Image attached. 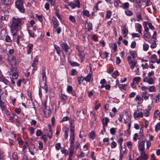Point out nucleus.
Wrapping results in <instances>:
<instances>
[{"mask_svg":"<svg viewBox=\"0 0 160 160\" xmlns=\"http://www.w3.org/2000/svg\"><path fill=\"white\" fill-rule=\"evenodd\" d=\"M10 23V28L12 34L13 36H16L18 28H21L23 23L22 19L17 16L14 17H12Z\"/></svg>","mask_w":160,"mask_h":160,"instance_id":"f257e3e1","label":"nucleus"},{"mask_svg":"<svg viewBox=\"0 0 160 160\" xmlns=\"http://www.w3.org/2000/svg\"><path fill=\"white\" fill-rule=\"evenodd\" d=\"M10 79H17L18 76V72L16 67L11 68L7 72Z\"/></svg>","mask_w":160,"mask_h":160,"instance_id":"f03ea898","label":"nucleus"},{"mask_svg":"<svg viewBox=\"0 0 160 160\" xmlns=\"http://www.w3.org/2000/svg\"><path fill=\"white\" fill-rule=\"evenodd\" d=\"M74 126L71 123L70 126V147H74V146L75 141Z\"/></svg>","mask_w":160,"mask_h":160,"instance_id":"7ed1b4c3","label":"nucleus"},{"mask_svg":"<svg viewBox=\"0 0 160 160\" xmlns=\"http://www.w3.org/2000/svg\"><path fill=\"white\" fill-rule=\"evenodd\" d=\"M24 0H18L15 2V6L18 10L21 12H25V9L23 7Z\"/></svg>","mask_w":160,"mask_h":160,"instance_id":"20e7f679","label":"nucleus"},{"mask_svg":"<svg viewBox=\"0 0 160 160\" xmlns=\"http://www.w3.org/2000/svg\"><path fill=\"white\" fill-rule=\"evenodd\" d=\"M127 60L128 64L130 66V68L132 69H133L134 67L136 66L137 61L132 60V58L130 56L127 57Z\"/></svg>","mask_w":160,"mask_h":160,"instance_id":"39448f33","label":"nucleus"},{"mask_svg":"<svg viewBox=\"0 0 160 160\" xmlns=\"http://www.w3.org/2000/svg\"><path fill=\"white\" fill-rule=\"evenodd\" d=\"M69 6L73 9L76 7L79 8L80 7V2L79 0L73 1V2H70L69 4Z\"/></svg>","mask_w":160,"mask_h":160,"instance_id":"423d86ee","label":"nucleus"},{"mask_svg":"<svg viewBox=\"0 0 160 160\" xmlns=\"http://www.w3.org/2000/svg\"><path fill=\"white\" fill-rule=\"evenodd\" d=\"M119 3L121 4L120 7L123 9L127 10L129 8V3L127 2L124 3H122L120 0H118Z\"/></svg>","mask_w":160,"mask_h":160,"instance_id":"0eeeda50","label":"nucleus"},{"mask_svg":"<svg viewBox=\"0 0 160 160\" xmlns=\"http://www.w3.org/2000/svg\"><path fill=\"white\" fill-rule=\"evenodd\" d=\"M62 131L64 132L63 135L64 138L67 139L68 136V132L69 131V128L66 126H64L62 128Z\"/></svg>","mask_w":160,"mask_h":160,"instance_id":"6e6552de","label":"nucleus"},{"mask_svg":"<svg viewBox=\"0 0 160 160\" xmlns=\"http://www.w3.org/2000/svg\"><path fill=\"white\" fill-rule=\"evenodd\" d=\"M133 116L135 119L137 118H142L143 117V113L142 112L137 113V111L135 110L133 113Z\"/></svg>","mask_w":160,"mask_h":160,"instance_id":"1a4fd4ad","label":"nucleus"},{"mask_svg":"<svg viewBox=\"0 0 160 160\" xmlns=\"http://www.w3.org/2000/svg\"><path fill=\"white\" fill-rule=\"evenodd\" d=\"M43 111L46 117H48L51 114V111L49 107L43 108Z\"/></svg>","mask_w":160,"mask_h":160,"instance_id":"9d476101","label":"nucleus"},{"mask_svg":"<svg viewBox=\"0 0 160 160\" xmlns=\"http://www.w3.org/2000/svg\"><path fill=\"white\" fill-rule=\"evenodd\" d=\"M9 63L12 66V68L16 67V60L15 57L13 56H12V58L9 62Z\"/></svg>","mask_w":160,"mask_h":160,"instance_id":"9b49d317","label":"nucleus"},{"mask_svg":"<svg viewBox=\"0 0 160 160\" xmlns=\"http://www.w3.org/2000/svg\"><path fill=\"white\" fill-rule=\"evenodd\" d=\"M143 81L144 82L148 83L149 84H152L154 83L153 79L151 78H148L147 77L143 78Z\"/></svg>","mask_w":160,"mask_h":160,"instance_id":"f8f14e48","label":"nucleus"},{"mask_svg":"<svg viewBox=\"0 0 160 160\" xmlns=\"http://www.w3.org/2000/svg\"><path fill=\"white\" fill-rule=\"evenodd\" d=\"M144 145V142L143 141L141 142L138 145V148L140 152L145 151Z\"/></svg>","mask_w":160,"mask_h":160,"instance_id":"ddd939ff","label":"nucleus"},{"mask_svg":"<svg viewBox=\"0 0 160 160\" xmlns=\"http://www.w3.org/2000/svg\"><path fill=\"white\" fill-rule=\"evenodd\" d=\"M52 22L54 25V28H57L59 26V23L57 18L54 17H53L52 18Z\"/></svg>","mask_w":160,"mask_h":160,"instance_id":"4468645a","label":"nucleus"},{"mask_svg":"<svg viewBox=\"0 0 160 160\" xmlns=\"http://www.w3.org/2000/svg\"><path fill=\"white\" fill-rule=\"evenodd\" d=\"M122 34L124 37H125L128 34V30L126 26H123L121 28Z\"/></svg>","mask_w":160,"mask_h":160,"instance_id":"2eb2a0df","label":"nucleus"},{"mask_svg":"<svg viewBox=\"0 0 160 160\" xmlns=\"http://www.w3.org/2000/svg\"><path fill=\"white\" fill-rule=\"evenodd\" d=\"M61 46L62 50H64L66 52H67L69 49V47L67 44L63 43L61 44Z\"/></svg>","mask_w":160,"mask_h":160,"instance_id":"dca6fc26","label":"nucleus"},{"mask_svg":"<svg viewBox=\"0 0 160 160\" xmlns=\"http://www.w3.org/2000/svg\"><path fill=\"white\" fill-rule=\"evenodd\" d=\"M92 76V73H89L87 76L84 78V80L87 82H89L91 81H92L93 78Z\"/></svg>","mask_w":160,"mask_h":160,"instance_id":"f3484780","label":"nucleus"},{"mask_svg":"<svg viewBox=\"0 0 160 160\" xmlns=\"http://www.w3.org/2000/svg\"><path fill=\"white\" fill-rule=\"evenodd\" d=\"M157 57L155 54H153L149 58V61L152 63H154L157 62Z\"/></svg>","mask_w":160,"mask_h":160,"instance_id":"a211bd4d","label":"nucleus"},{"mask_svg":"<svg viewBox=\"0 0 160 160\" xmlns=\"http://www.w3.org/2000/svg\"><path fill=\"white\" fill-rule=\"evenodd\" d=\"M140 157H141L142 159L147 160L148 158V155L146 154L145 151L140 152Z\"/></svg>","mask_w":160,"mask_h":160,"instance_id":"6ab92c4d","label":"nucleus"},{"mask_svg":"<svg viewBox=\"0 0 160 160\" xmlns=\"http://www.w3.org/2000/svg\"><path fill=\"white\" fill-rule=\"evenodd\" d=\"M0 81L6 84H7L8 82V81L1 73L0 74Z\"/></svg>","mask_w":160,"mask_h":160,"instance_id":"aec40b11","label":"nucleus"},{"mask_svg":"<svg viewBox=\"0 0 160 160\" xmlns=\"http://www.w3.org/2000/svg\"><path fill=\"white\" fill-rule=\"evenodd\" d=\"M42 81H44L46 82L47 81V78L46 75L45 69L44 68H43L42 70Z\"/></svg>","mask_w":160,"mask_h":160,"instance_id":"412c9836","label":"nucleus"},{"mask_svg":"<svg viewBox=\"0 0 160 160\" xmlns=\"http://www.w3.org/2000/svg\"><path fill=\"white\" fill-rule=\"evenodd\" d=\"M47 98H45L43 100V101H42V109L48 107L47 106Z\"/></svg>","mask_w":160,"mask_h":160,"instance_id":"4be33fe9","label":"nucleus"},{"mask_svg":"<svg viewBox=\"0 0 160 160\" xmlns=\"http://www.w3.org/2000/svg\"><path fill=\"white\" fill-rule=\"evenodd\" d=\"M136 28L138 33H142L141 29L142 28V26L141 25L140 23H137L136 25Z\"/></svg>","mask_w":160,"mask_h":160,"instance_id":"5701e85b","label":"nucleus"},{"mask_svg":"<svg viewBox=\"0 0 160 160\" xmlns=\"http://www.w3.org/2000/svg\"><path fill=\"white\" fill-rule=\"evenodd\" d=\"M144 34L143 38L145 40L149 39L151 37V35L149 32H144Z\"/></svg>","mask_w":160,"mask_h":160,"instance_id":"b1692460","label":"nucleus"},{"mask_svg":"<svg viewBox=\"0 0 160 160\" xmlns=\"http://www.w3.org/2000/svg\"><path fill=\"white\" fill-rule=\"evenodd\" d=\"M109 122V119L107 117H105L104 119H103L102 121V124L103 126L106 127L108 125V122Z\"/></svg>","mask_w":160,"mask_h":160,"instance_id":"393cba45","label":"nucleus"},{"mask_svg":"<svg viewBox=\"0 0 160 160\" xmlns=\"http://www.w3.org/2000/svg\"><path fill=\"white\" fill-rule=\"evenodd\" d=\"M136 18H137V20L138 21H139L140 20H142L141 14L140 12H137L136 13Z\"/></svg>","mask_w":160,"mask_h":160,"instance_id":"a878e982","label":"nucleus"},{"mask_svg":"<svg viewBox=\"0 0 160 160\" xmlns=\"http://www.w3.org/2000/svg\"><path fill=\"white\" fill-rule=\"evenodd\" d=\"M84 54L83 52H78V56L81 59V62H83L84 60Z\"/></svg>","mask_w":160,"mask_h":160,"instance_id":"bb28decb","label":"nucleus"},{"mask_svg":"<svg viewBox=\"0 0 160 160\" xmlns=\"http://www.w3.org/2000/svg\"><path fill=\"white\" fill-rule=\"evenodd\" d=\"M143 98L145 100H146L148 99L150 94H148L147 92H143Z\"/></svg>","mask_w":160,"mask_h":160,"instance_id":"cd10ccee","label":"nucleus"},{"mask_svg":"<svg viewBox=\"0 0 160 160\" xmlns=\"http://www.w3.org/2000/svg\"><path fill=\"white\" fill-rule=\"evenodd\" d=\"M143 115L146 117H148L150 114V112L147 109L143 110Z\"/></svg>","mask_w":160,"mask_h":160,"instance_id":"c85d7f7f","label":"nucleus"},{"mask_svg":"<svg viewBox=\"0 0 160 160\" xmlns=\"http://www.w3.org/2000/svg\"><path fill=\"white\" fill-rule=\"evenodd\" d=\"M82 14L83 15H84L88 17H89L90 16L89 12L86 10H83L82 12Z\"/></svg>","mask_w":160,"mask_h":160,"instance_id":"c756f323","label":"nucleus"},{"mask_svg":"<svg viewBox=\"0 0 160 160\" xmlns=\"http://www.w3.org/2000/svg\"><path fill=\"white\" fill-rule=\"evenodd\" d=\"M54 47L55 49L57 51V53L58 55H60L61 52V49L60 47L56 45H54Z\"/></svg>","mask_w":160,"mask_h":160,"instance_id":"7c9ffc66","label":"nucleus"},{"mask_svg":"<svg viewBox=\"0 0 160 160\" xmlns=\"http://www.w3.org/2000/svg\"><path fill=\"white\" fill-rule=\"evenodd\" d=\"M28 129L30 132V134L31 135L33 134L34 133L35 128L32 126L29 127Z\"/></svg>","mask_w":160,"mask_h":160,"instance_id":"2f4dec72","label":"nucleus"},{"mask_svg":"<svg viewBox=\"0 0 160 160\" xmlns=\"http://www.w3.org/2000/svg\"><path fill=\"white\" fill-rule=\"evenodd\" d=\"M141 80V78L140 77H135L133 79V82L137 83V82H139Z\"/></svg>","mask_w":160,"mask_h":160,"instance_id":"473e14b6","label":"nucleus"},{"mask_svg":"<svg viewBox=\"0 0 160 160\" xmlns=\"http://www.w3.org/2000/svg\"><path fill=\"white\" fill-rule=\"evenodd\" d=\"M149 48V45L148 44L144 43L143 45V49L145 51H147L148 50Z\"/></svg>","mask_w":160,"mask_h":160,"instance_id":"72a5a7b5","label":"nucleus"},{"mask_svg":"<svg viewBox=\"0 0 160 160\" xmlns=\"http://www.w3.org/2000/svg\"><path fill=\"white\" fill-rule=\"evenodd\" d=\"M1 2L6 5H7L11 3V1L10 0H1Z\"/></svg>","mask_w":160,"mask_h":160,"instance_id":"f704fd0d","label":"nucleus"},{"mask_svg":"<svg viewBox=\"0 0 160 160\" xmlns=\"http://www.w3.org/2000/svg\"><path fill=\"white\" fill-rule=\"evenodd\" d=\"M38 63V60L36 58H34L33 62L32 63V67H37V65Z\"/></svg>","mask_w":160,"mask_h":160,"instance_id":"c9c22d12","label":"nucleus"},{"mask_svg":"<svg viewBox=\"0 0 160 160\" xmlns=\"http://www.w3.org/2000/svg\"><path fill=\"white\" fill-rule=\"evenodd\" d=\"M140 137L138 135V133H135L134 135L133 139L134 141H136L138 139H140Z\"/></svg>","mask_w":160,"mask_h":160,"instance_id":"e433bc0d","label":"nucleus"},{"mask_svg":"<svg viewBox=\"0 0 160 160\" xmlns=\"http://www.w3.org/2000/svg\"><path fill=\"white\" fill-rule=\"evenodd\" d=\"M131 122L130 121L129 122H128V129H127L126 132H127V134L129 135L130 134V128L131 127Z\"/></svg>","mask_w":160,"mask_h":160,"instance_id":"4c0bfd02","label":"nucleus"},{"mask_svg":"<svg viewBox=\"0 0 160 160\" xmlns=\"http://www.w3.org/2000/svg\"><path fill=\"white\" fill-rule=\"evenodd\" d=\"M125 12L126 14L128 16H131L133 14V13L128 9H127Z\"/></svg>","mask_w":160,"mask_h":160,"instance_id":"58836bf2","label":"nucleus"},{"mask_svg":"<svg viewBox=\"0 0 160 160\" xmlns=\"http://www.w3.org/2000/svg\"><path fill=\"white\" fill-rule=\"evenodd\" d=\"M74 153V151H69V157L68 158V160H72V157Z\"/></svg>","mask_w":160,"mask_h":160,"instance_id":"ea45409f","label":"nucleus"},{"mask_svg":"<svg viewBox=\"0 0 160 160\" xmlns=\"http://www.w3.org/2000/svg\"><path fill=\"white\" fill-rule=\"evenodd\" d=\"M84 80V78L82 76L79 77L78 78V81L79 85H81Z\"/></svg>","mask_w":160,"mask_h":160,"instance_id":"a19ab883","label":"nucleus"},{"mask_svg":"<svg viewBox=\"0 0 160 160\" xmlns=\"http://www.w3.org/2000/svg\"><path fill=\"white\" fill-rule=\"evenodd\" d=\"M69 63L73 67L79 66H80V64L76 62L70 61Z\"/></svg>","mask_w":160,"mask_h":160,"instance_id":"79ce46f5","label":"nucleus"},{"mask_svg":"<svg viewBox=\"0 0 160 160\" xmlns=\"http://www.w3.org/2000/svg\"><path fill=\"white\" fill-rule=\"evenodd\" d=\"M136 69L134 71L136 74L137 75H140V72L139 71V66L138 65H136Z\"/></svg>","mask_w":160,"mask_h":160,"instance_id":"37998d69","label":"nucleus"},{"mask_svg":"<svg viewBox=\"0 0 160 160\" xmlns=\"http://www.w3.org/2000/svg\"><path fill=\"white\" fill-rule=\"evenodd\" d=\"M12 157L14 160H18V154L16 152H14L12 154Z\"/></svg>","mask_w":160,"mask_h":160,"instance_id":"c03bdc74","label":"nucleus"},{"mask_svg":"<svg viewBox=\"0 0 160 160\" xmlns=\"http://www.w3.org/2000/svg\"><path fill=\"white\" fill-rule=\"evenodd\" d=\"M127 145L128 148L130 150L132 149V143L131 141H129L127 142Z\"/></svg>","mask_w":160,"mask_h":160,"instance_id":"a18cd8bd","label":"nucleus"},{"mask_svg":"<svg viewBox=\"0 0 160 160\" xmlns=\"http://www.w3.org/2000/svg\"><path fill=\"white\" fill-rule=\"evenodd\" d=\"M5 41L8 42H12V40L10 37L8 35H7L5 37Z\"/></svg>","mask_w":160,"mask_h":160,"instance_id":"49530a36","label":"nucleus"},{"mask_svg":"<svg viewBox=\"0 0 160 160\" xmlns=\"http://www.w3.org/2000/svg\"><path fill=\"white\" fill-rule=\"evenodd\" d=\"M61 99L62 100L66 101L68 99V97L67 96L62 94L61 96Z\"/></svg>","mask_w":160,"mask_h":160,"instance_id":"de8ad7c7","label":"nucleus"},{"mask_svg":"<svg viewBox=\"0 0 160 160\" xmlns=\"http://www.w3.org/2000/svg\"><path fill=\"white\" fill-rule=\"evenodd\" d=\"M49 96L50 98H53L55 96V94L54 92L52 90H50L49 91Z\"/></svg>","mask_w":160,"mask_h":160,"instance_id":"09e8293b","label":"nucleus"},{"mask_svg":"<svg viewBox=\"0 0 160 160\" xmlns=\"http://www.w3.org/2000/svg\"><path fill=\"white\" fill-rule=\"evenodd\" d=\"M112 14V12L110 11H108L107 12L106 15V18H110Z\"/></svg>","mask_w":160,"mask_h":160,"instance_id":"8fccbe9b","label":"nucleus"},{"mask_svg":"<svg viewBox=\"0 0 160 160\" xmlns=\"http://www.w3.org/2000/svg\"><path fill=\"white\" fill-rule=\"evenodd\" d=\"M123 141V138L122 137H121L118 138L117 142L119 143L120 146H121V145H122Z\"/></svg>","mask_w":160,"mask_h":160,"instance_id":"3c124183","label":"nucleus"},{"mask_svg":"<svg viewBox=\"0 0 160 160\" xmlns=\"http://www.w3.org/2000/svg\"><path fill=\"white\" fill-rule=\"evenodd\" d=\"M87 27L89 31H90L92 29V24L90 22L87 23Z\"/></svg>","mask_w":160,"mask_h":160,"instance_id":"603ef678","label":"nucleus"},{"mask_svg":"<svg viewBox=\"0 0 160 160\" xmlns=\"http://www.w3.org/2000/svg\"><path fill=\"white\" fill-rule=\"evenodd\" d=\"M73 88L71 86H68L67 89V91L69 93H71V92H72Z\"/></svg>","mask_w":160,"mask_h":160,"instance_id":"864d4df0","label":"nucleus"},{"mask_svg":"<svg viewBox=\"0 0 160 160\" xmlns=\"http://www.w3.org/2000/svg\"><path fill=\"white\" fill-rule=\"evenodd\" d=\"M155 131L158 132L160 130V122L158 123L155 127Z\"/></svg>","mask_w":160,"mask_h":160,"instance_id":"5fc2aeb1","label":"nucleus"},{"mask_svg":"<svg viewBox=\"0 0 160 160\" xmlns=\"http://www.w3.org/2000/svg\"><path fill=\"white\" fill-rule=\"evenodd\" d=\"M28 31L29 36L33 38L34 37V33L30 29H28Z\"/></svg>","mask_w":160,"mask_h":160,"instance_id":"6e6d98bb","label":"nucleus"},{"mask_svg":"<svg viewBox=\"0 0 160 160\" xmlns=\"http://www.w3.org/2000/svg\"><path fill=\"white\" fill-rule=\"evenodd\" d=\"M110 132L111 134L112 135H114L116 133V128H112L110 129Z\"/></svg>","mask_w":160,"mask_h":160,"instance_id":"4d7b16f0","label":"nucleus"},{"mask_svg":"<svg viewBox=\"0 0 160 160\" xmlns=\"http://www.w3.org/2000/svg\"><path fill=\"white\" fill-rule=\"evenodd\" d=\"M77 72L75 69H72L71 71V75L72 76H75L77 74Z\"/></svg>","mask_w":160,"mask_h":160,"instance_id":"13d9d810","label":"nucleus"},{"mask_svg":"<svg viewBox=\"0 0 160 160\" xmlns=\"http://www.w3.org/2000/svg\"><path fill=\"white\" fill-rule=\"evenodd\" d=\"M149 91L150 92H155V87L153 86H150L148 88Z\"/></svg>","mask_w":160,"mask_h":160,"instance_id":"bf43d9fd","label":"nucleus"},{"mask_svg":"<svg viewBox=\"0 0 160 160\" xmlns=\"http://www.w3.org/2000/svg\"><path fill=\"white\" fill-rule=\"evenodd\" d=\"M69 19L73 23H74L76 22V19L75 18L72 16H70L69 17Z\"/></svg>","mask_w":160,"mask_h":160,"instance_id":"052dcab7","label":"nucleus"},{"mask_svg":"<svg viewBox=\"0 0 160 160\" xmlns=\"http://www.w3.org/2000/svg\"><path fill=\"white\" fill-rule=\"evenodd\" d=\"M61 147V144L60 143H57L55 144V148L57 150H58L60 149Z\"/></svg>","mask_w":160,"mask_h":160,"instance_id":"680f3d73","label":"nucleus"},{"mask_svg":"<svg viewBox=\"0 0 160 160\" xmlns=\"http://www.w3.org/2000/svg\"><path fill=\"white\" fill-rule=\"evenodd\" d=\"M119 87L120 88L122 89L123 90H125L126 89V85L125 84H119Z\"/></svg>","mask_w":160,"mask_h":160,"instance_id":"e2e57ef3","label":"nucleus"},{"mask_svg":"<svg viewBox=\"0 0 160 160\" xmlns=\"http://www.w3.org/2000/svg\"><path fill=\"white\" fill-rule=\"evenodd\" d=\"M47 136L49 137L50 139H51L52 136V131L49 130V132L47 134Z\"/></svg>","mask_w":160,"mask_h":160,"instance_id":"0e129e2a","label":"nucleus"},{"mask_svg":"<svg viewBox=\"0 0 160 160\" xmlns=\"http://www.w3.org/2000/svg\"><path fill=\"white\" fill-rule=\"evenodd\" d=\"M159 111L158 110H157L155 112L153 116L154 118H157L158 116H159L160 114Z\"/></svg>","mask_w":160,"mask_h":160,"instance_id":"69168bd1","label":"nucleus"},{"mask_svg":"<svg viewBox=\"0 0 160 160\" xmlns=\"http://www.w3.org/2000/svg\"><path fill=\"white\" fill-rule=\"evenodd\" d=\"M90 137L92 139H93L95 136V133L93 131H92L89 134Z\"/></svg>","mask_w":160,"mask_h":160,"instance_id":"338daca9","label":"nucleus"},{"mask_svg":"<svg viewBox=\"0 0 160 160\" xmlns=\"http://www.w3.org/2000/svg\"><path fill=\"white\" fill-rule=\"evenodd\" d=\"M42 134V132L39 129H38L36 132V135L38 137L40 136Z\"/></svg>","mask_w":160,"mask_h":160,"instance_id":"774afa93","label":"nucleus"}]
</instances>
